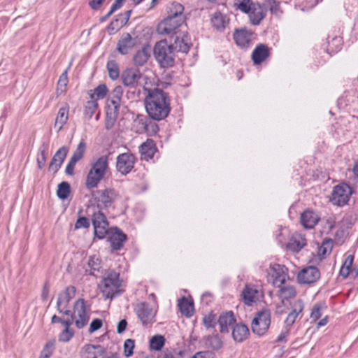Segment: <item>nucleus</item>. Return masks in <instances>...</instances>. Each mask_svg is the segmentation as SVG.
<instances>
[{
	"instance_id": "obj_61",
	"label": "nucleus",
	"mask_w": 358,
	"mask_h": 358,
	"mask_svg": "<svg viewBox=\"0 0 358 358\" xmlns=\"http://www.w3.org/2000/svg\"><path fill=\"white\" fill-rule=\"evenodd\" d=\"M215 355L212 351H201L196 352L192 358H215Z\"/></svg>"
},
{
	"instance_id": "obj_49",
	"label": "nucleus",
	"mask_w": 358,
	"mask_h": 358,
	"mask_svg": "<svg viewBox=\"0 0 358 358\" xmlns=\"http://www.w3.org/2000/svg\"><path fill=\"white\" fill-rule=\"evenodd\" d=\"M68 82V70L66 69L60 75L57 82V91L58 93H62L66 90V87L67 86Z\"/></svg>"
},
{
	"instance_id": "obj_63",
	"label": "nucleus",
	"mask_w": 358,
	"mask_h": 358,
	"mask_svg": "<svg viewBox=\"0 0 358 358\" xmlns=\"http://www.w3.org/2000/svg\"><path fill=\"white\" fill-rule=\"evenodd\" d=\"M77 162L71 159L70 158L65 169V173L68 176H73L74 174V168Z\"/></svg>"
},
{
	"instance_id": "obj_19",
	"label": "nucleus",
	"mask_w": 358,
	"mask_h": 358,
	"mask_svg": "<svg viewBox=\"0 0 358 358\" xmlns=\"http://www.w3.org/2000/svg\"><path fill=\"white\" fill-rule=\"evenodd\" d=\"M108 241L113 250H120L127 240V236L119 228L113 227L108 229Z\"/></svg>"
},
{
	"instance_id": "obj_43",
	"label": "nucleus",
	"mask_w": 358,
	"mask_h": 358,
	"mask_svg": "<svg viewBox=\"0 0 358 358\" xmlns=\"http://www.w3.org/2000/svg\"><path fill=\"white\" fill-rule=\"evenodd\" d=\"M280 287L279 295L282 300L289 299L295 296L296 289L294 286L281 285Z\"/></svg>"
},
{
	"instance_id": "obj_30",
	"label": "nucleus",
	"mask_w": 358,
	"mask_h": 358,
	"mask_svg": "<svg viewBox=\"0 0 358 358\" xmlns=\"http://www.w3.org/2000/svg\"><path fill=\"white\" fill-rule=\"evenodd\" d=\"M150 57L149 46H143L133 57V63L136 66L141 67L145 64Z\"/></svg>"
},
{
	"instance_id": "obj_51",
	"label": "nucleus",
	"mask_w": 358,
	"mask_h": 358,
	"mask_svg": "<svg viewBox=\"0 0 358 358\" xmlns=\"http://www.w3.org/2000/svg\"><path fill=\"white\" fill-rule=\"evenodd\" d=\"M217 322L216 315L212 312L208 315H204L203 318V323L206 329L214 328Z\"/></svg>"
},
{
	"instance_id": "obj_12",
	"label": "nucleus",
	"mask_w": 358,
	"mask_h": 358,
	"mask_svg": "<svg viewBox=\"0 0 358 358\" xmlns=\"http://www.w3.org/2000/svg\"><path fill=\"white\" fill-rule=\"evenodd\" d=\"M134 311L143 326L155 322L156 311L149 303L145 302L138 303L134 308Z\"/></svg>"
},
{
	"instance_id": "obj_34",
	"label": "nucleus",
	"mask_w": 358,
	"mask_h": 358,
	"mask_svg": "<svg viewBox=\"0 0 358 358\" xmlns=\"http://www.w3.org/2000/svg\"><path fill=\"white\" fill-rule=\"evenodd\" d=\"M203 341L206 346L213 350L217 351L223 346V341L217 334H213L203 337Z\"/></svg>"
},
{
	"instance_id": "obj_11",
	"label": "nucleus",
	"mask_w": 358,
	"mask_h": 358,
	"mask_svg": "<svg viewBox=\"0 0 358 358\" xmlns=\"http://www.w3.org/2000/svg\"><path fill=\"white\" fill-rule=\"evenodd\" d=\"M351 194V187L346 183H341L334 187L331 201L334 205L342 206L348 203Z\"/></svg>"
},
{
	"instance_id": "obj_2",
	"label": "nucleus",
	"mask_w": 358,
	"mask_h": 358,
	"mask_svg": "<svg viewBox=\"0 0 358 358\" xmlns=\"http://www.w3.org/2000/svg\"><path fill=\"white\" fill-rule=\"evenodd\" d=\"M108 169V155H102L91 164L87 175L85 186L87 189L96 187Z\"/></svg>"
},
{
	"instance_id": "obj_40",
	"label": "nucleus",
	"mask_w": 358,
	"mask_h": 358,
	"mask_svg": "<svg viewBox=\"0 0 358 358\" xmlns=\"http://www.w3.org/2000/svg\"><path fill=\"white\" fill-rule=\"evenodd\" d=\"M148 121V116L144 115H138L134 120L133 127L136 133L141 134L146 131L147 122Z\"/></svg>"
},
{
	"instance_id": "obj_25",
	"label": "nucleus",
	"mask_w": 358,
	"mask_h": 358,
	"mask_svg": "<svg viewBox=\"0 0 358 358\" xmlns=\"http://www.w3.org/2000/svg\"><path fill=\"white\" fill-rule=\"evenodd\" d=\"M269 48L266 45L258 44L252 52V59L254 64H260L269 57Z\"/></svg>"
},
{
	"instance_id": "obj_37",
	"label": "nucleus",
	"mask_w": 358,
	"mask_h": 358,
	"mask_svg": "<svg viewBox=\"0 0 358 358\" xmlns=\"http://www.w3.org/2000/svg\"><path fill=\"white\" fill-rule=\"evenodd\" d=\"M178 307L182 315L191 317L194 313V303L186 297H182L178 301Z\"/></svg>"
},
{
	"instance_id": "obj_46",
	"label": "nucleus",
	"mask_w": 358,
	"mask_h": 358,
	"mask_svg": "<svg viewBox=\"0 0 358 358\" xmlns=\"http://www.w3.org/2000/svg\"><path fill=\"white\" fill-rule=\"evenodd\" d=\"M165 343V338L163 336L155 335L150 338V347L151 349L159 351Z\"/></svg>"
},
{
	"instance_id": "obj_4",
	"label": "nucleus",
	"mask_w": 358,
	"mask_h": 358,
	"mask_svg": "<svg viewBox=\"0 0 358 358\" xmlns=\"http://www.w3.org/2000/svg\"><path fill=\"white\" fill-rule=\"evenodd\" d=\"M237 9L248 15L250 22L253 25H259L266 17V11L259 3L252 0H241L236 3Z\"/></svg>"
},
{
	"instance_id": "obj_28",
	"label": "nucleus",
	"mask_w": 358,
	"mask_h": 358,
	"mask_svg": "<svg viewBox=\"0 0 358 358\" xmlns=\"http://www.w3.org/2000/svg\"><path fill=\"white\" fill-rule=\"evenodd\" d=\"M122 94V87L116 86L111 93L110 99L108 100L107 109L119 111Z\"/></svg>"
},
{
	"instance_id": "obj_62",
	"label": "nucleus",
	"mask_w": 358,
	"mask_h": 358,
	"mask_svg": "<svg viewBox=\"0 0 358 358\" xmlns=\"http://www.w3.org/2000/svg\"><path fill=\"white\" fill-rule=\"evenodd\" d=\"M102 327V321L100 319H94L90 326L89 332L93 333L99 330Z\"/></svg>"
},
{
	"instance_id": "obj_32",
	"label": "nucleus",
	"mask_w": 358,
	"mask_h": 358,
	"mask_svg": "<svg viewBox=\"0 0 358 358\" xmlns=\"http://www.w3.org/2000/svg\"><path fill=\"white\" fill-rule=\"evenodd\" d=\"M241 295L245 304L250 306L252 303L258 300L259 291L255 287L245 285L242 291Z\"/></svg>"
},
{
	"instance_id": "obj_8",
	"label": "nucleus",
	"mask_w": 358,
	"mask_h": 358,
	"mask_svg": "<svg viewBox=\"0 0 358 358\" xmlns=\"http://www.w3.org/2000/svg\"><path fill=\"white\" fill-rule=\"evenodd\" d=\"M75 321L78 329L83 328L88 322L90 316L86 312L85 301L83 299H78L74 303L73 313L69 315Z\"/></svg>"
},
{
	"instance_id": "obj_48",
	"label": "nucleus",
	"mask_w": 358,
	"mask_h": 358,
	"mask_svg": "<svg viewBox=\"0 0 358 358\" xmlns=\"http://www.w3.org/2000/svg\"><path fill=\"white\" fill-rule=\"evenodd\" d=\"M118 114L119 111L107 109L105 124L106 129H110L113 127Z\"/></svg>"
},
{
	"instance_id": "obj_15",
	"label": "nucleus",
	"mask_w": 358,
	"mask_h": 358,
	"mask_svg": "<svg viewBox=\"0 0 358 358\" xmlns=\"http://www.w3.org/2000/svg\"><path fill=\"white\" fill-rule=\"evenodd\" d=\"M142 78L139 69L133 67L126 68L120 75V79L124 86L136 88Z\"/></svg>"
},
{
	"instance_id": "obj_16",
	"label": "nucleus",
	"mask_w": 358,
	"mask_h": 358,
	"mask_svg": "<svg viewBox=\"0 0 358 358\" xmlns=\"http://www.w3.org/2000/svg\"><path fill=\"white\" fill-rule=\"evenodd\" d=\"M253 38L254 33L246 28L236 29L233 34L235 43L241 49L249 48L252 45Z\"/></svg>"
},
{
	"instance_id": "obj_22",
	"label": "nucleus",
	"mask_w": 358,
	"mask_h": 358,
	"mask_svg": "<svg viewBox=\"0 0 358 358\" xmlns=\"http://www.w3.org/2000/svg\"><path fill=\"white\" fill-rule=\"evenodd\" d=\"M135 40L129 33H123L117 44V50L122 55H127L135 45Z\"/></svg>"
},
{
	"instance_id": "obj_55",
	"label": "nucleus",
	"mask_w": 358,
	"mask_h": 358,
	"mask_svg": "<svg viewBox=\"0 0 358 358\" xmlns=\"http://www.w3.org/2000/svg\"><path fill=\"white\" fill-rule=\"evenodd\" d=\"M135 347L134 341L132 339H127L124 343V353L127 357H131L134 354V348Z\"/></svg>"
},
{
	"instance_id": "obj_6",
	"label": "nucleus",
	"mask_w": 358,
	"mask_h": 358,
	"mask_svg": "<svg viewBox=\"0 0 358 358\" xmlns=\"http://www.w3.org/2000/svg\"><path fill=\"white\" fill-rule=\"evenodd\" d=\"M271 324V313L267 309L257 312L251 323L252 331L259 336H263L268 331Z\"/></svg>"
},
{
	"instance_id": "obj_45",
	"label": "nucleus",
	"mask_w": 358,
	"mask_h": 358,
	"mask_svg": "<svg viewBox=\"0 0 358 358\" xmlns=\"http://www.w3.org/2000/svg\"><path fill=\"white\" fill-rule=\"evenodd\" d=\"M70 191V185L67 182H62L58 185L57 195L59 199L64 200L68 198Z\"/></svg>"
},
{
	"instance_id": "obj_56",
	"label": "nucleus",
	"mask_w": 358,
	"mask_h": 358,
	"mask_svg": "<svg viewBox=\"0 0 358 358\" xmlns=\"http://www.w3.org/2000/svg\"><path fill=\"white\" fill-rule=\"evenodd\" d=\"M303 308L304 304L303 301L298 299L293 303L292 310L289 313L293 314L295 317H298L299 315L302 313Z\"/></svg>"
},
{
	"instance_id": "obj_33",
	"label": "nucleus",
	"mask_w": 358,
	"mask_h": 358,
	"mask_svg": "<svg viewBox=\"0 0 358 358\" xmlns=\"http://www.w3.org/2000/svg\"><path fill=\"white\" fill-rule=\"evenodd\" d=\"M211 23L217 30L222 31L228 24L227 15L222 14L220 11H217L212 15Z\"/></svg>"
},
{
	"instance_id": "obj_58",
	"label": "nucleus",
	"mask_w": 358,
	"mask_h": 358,
	"mask_svg": "<svg viewBox=\"0 0 358 358\" xmlns=\"http://www.w3.org/2000/svg\"><path fill=\"white\" fill-rule=\"evenodd\" d=\"M52 323H61L63 324L65 328H70V327L73 324V318H68L66 320H63L61 317L54 315L51 319Z\"/></svg>"
},
{
	"instance_id": "obj_38",
	"label": "nucleus",
	"mask_w": 358,
	"mask_h": 358,
	"mask_svg": "<svg viewBox=\"0 0 358 358\" xmlns=\"http://www.w3.org/2000/svg\"><path fill=\"white\" fill-rule=\"evenodd\" d=\"M184 12V6L178 2H173L168 8L167 17L185 19Z\"/></svg>"
},
{
	"instance_id": "obj_44",
	"label": "nucleus",
	"mask_w": 358,
	"mask_h": 358,
	"mask_svg": "<svg viewBox=\"0 0 358 358\" xmlns=\"http://www.w3.org/2000/svg\"><path fill=\"white\" fill-rule=\"evenodd\" d=\"M98 108V103L96 100L87 101L85 106L84 115L88 119H91Z\"/></svg>"
},
{
	"instance_id": "obj_47",
	"label": "nucleus",
	"mask_w": 358,
	"mask_h": 358,
	"mask_svg": "<svg viewBox=\"0 0 358 358\" xmlns=\"http://www.w3.org/2000/svg\"><path fill=\"white\" fill-rule=\"evenodd\" d=\"M86 143L82 140L77 146L76 150L73 153L71 159L78 162L83 157L85 152Z\"/></svg>"
},
{
	"instance_id": "obj_3",
	"label": "nucleus",
	"mask_w": 358,
	"mask_h": 358,
	"mask_svg": "<svg viewBox=\"0 0 358 358\" xmlns=\"http://www.w3.org/2000/svg\"><path fill=\"white\" fill-rule=\"evenodd\" d=\"M155 59L162 68L172 67L175 64V52L166 39L161 40L155 45Z\"/></svg>"
},
{
	"instance_id": "obj_35",
	"label": "nucleus",
	"mask_w": 358,
	"mask_h": 358,
	"mask_svg": "<svg viewBox=\"0 0 358 358\" xmlns=\"http://www.w3.org/2000/svg\"><path fill=\"white\" fill-rule=\"evenodd\" d=\"M69 110L67 104L59 108L55 122V127H58V131H60L66 123L69 118Z\"/></svg>"
},
{
	"instance_id": "obj_24",
	"label": "nucleus",
	"mask_w": 358,
	"mask_h": 358,
	"mask_svg": "<svg viewBox=\"0 0 358 358\" xmlns=\"http://www.w3.org/2000/svg\"><path fill=\"white\" fill-rule=\"evenodd\" d=\"M250 331L248 326L243 323H236L231 332V336L235 342L242 343L249 338Z\"/></svg>"
},
{
	"instance_id": "obj_31",
	"label": "nucleus",
	"mask_w": 358,
	"mask_h": 358,
	"mask_svg": "<svg viewBox=\"0 0 358 358\" xmlns=\"http://www.w3.org/2000/svg\"><path fill=\"white\" fill-rule=\"evenodd\" d=\"M139 150L143 158L146 160H149L153 158L157 148L153 140L148 139L139 147Z\"/></svg>"
},
{
	"instance_id": "obj_27",
	"label": "nucleus",
	"mask_w": 358,
	"mask_h": 358,
	"mask_svg": "<svg viewBox=\"0 0 358 358\" xmlns=\"http://www.w3.org/2000/svg\"><path fill=\"white\" fill-rule=\"evenodd\" d=\"M86 354L85 358H104L106 355V350L101 345L87 344L83 347Z\"/></svg>"
},
{
	"instance_id": "obj_36",
	"label": "nucleus",
	"mask_w": 358,
	"mask_h": 358,
	"mask_svg": "<svg viewBox=\"0 0 358 358\" xmlns=\"http://www.w3.org/2000/svg\"><path fill=\"white\" fill-rule=\"evenodd\" d=\"M327 52L329 55H333L338 52L343 45V39L341 36H334L330 38L329 36L327 38Z\"/></svg>"
},
{
	"instance_id": "obj_64",
	"label": "nucleus",
	"mask_w": 358,
	"mask_h": 358,
	"mask_svg": "<svg viewBox=\"0 0 358 358\" xmlns=\"http://www.w3.org/2000/svg\"><path fill=\"white\" fill-rule=\"evenodd\" d=\"M289 330H290L289 328L285 327L284 329L280 332V334L277 337L276 342H278V343L285 342L286 338L289 335Z\"/></svg>"
},
{
	"instance_id": "obj_41",
	"label": "nucleus",
	"mask_w": 358,
	"mask_h": 358,
	"mask_svg": "<svg viewBox=\"0 0 358 358\" xmlns=\"http://www.w3.org/2000/svg\"><path fill=\"white\" fill-rule=\"evenodd\" d=\"M108 93V89L105 84H100L94 90L90 91V96L91 100H96L103 99Z\"/></svg>"
},
{
	"instance_id": "obj_52",
	"label": "nucleus",
	"mask_w": 358,
	"mask_h": 358,
	"mask_svg": "<svg viewBox=\"0 0 358 358\" xmlns=\"http://www.w3.org/2000/svg\"><path fill=\"white\" fill-rule=\"evenodd\" d=\"M88 266L91 269L90 274L95 275L94 272L99 271L101 268V260L95 256H92L88 260Z\"/></svg>"
},
{
	"instance_id": "obj_9",
	"label": "nucleus",
	"mask_w": 358,
	"mask_h": 358,
	"mask_svg": "<svg viewBox=\"0 0 358 358\" xmlns=\"http://www.w3.org/2000/svg\"><path fill=\"white\" fill-rule=\"evenodd\" d=\"M92 196L100 208H108L115 201L117 194L115 189L108 188L104 190H96L92 192Z\"/></svg>"
},
{
	"instance_id": "obj_59",
	"label": "nucleus",
	"mask_w": 358,
	"mask_h": 358,
	"mask_svg": "<svg viewBox=\"0 0 358 358\" xmlns=\"http://www.w3.org/2000/svg\"><path fill=\"white\" fill-rule=\"evenodd\" d=\"M73 334V331L70 328H65L59 335V341L61 342H68L71 339Z\"/></svg>"
},
{
	"instance_id": "obj_17",
	"label": "nucleus",
	"mask_w": 358,
	"mask_h": 358,
	"mask_svg": "<svg viewBox=\"0 0 358 358\" xmlns=\"http://www.w3.org/2000/svg\"><path fill=\"white\" fill-rule=\"evenodd\" d=\"M136 162L134 155L129 152L120 154L117 157L116 168L122 175H127L131 171Z\"/></svg>"
},
{
	"instance_id": "obj_39",
	"label": "nucleus",
	"mask_w": 358,
	"mask_h": 358,
	"mask_svg": "<svg viewBox=\"0 0 358 358\" xmlns=\"http://www.w3.org/2000/svg\"><path fill=\"white\" fill-rule=\"evenodd\" d=\"M48 148V142H43L39 148L36 158L37 166L39 169H42L45 164Z\"/></svg>"
},
{
	"instance_id": "obj_1",
	"label": "nucleus",
	"mask_w": 358,
	"mask_h": 358,
	"mask_svg": "<svg viewBox=\"0 0 358 358\" xmlns=\"http://www.w3.org/2000/svg\"><path fill=\"white\" fill-rule=\"evenodd\" d=\"M143 90L146 92L144 105L148 116L155 121L167 117L171 110L169 94L157 87H144Z\"/></svg>"
},
{
	"instance_id": "obj_5",
	"label": "nucleus",
	"mask_w": 358,
	"mask_h": 358,
	"mask_svg": "<svg viewBox=\"0 0 358 358\" xmlns=\"http://www.w3.org/2000/svg\"><path fill=\"white\" fill-rule=\"evenodd\" d=\"M121 280L120 273L113 271L108 270L100 285V289L106 299H113L116 294H120Z\"/></svg>"
},
{
	"instance_id": "obj_57",
	"label": "nucleus",
	"mask_w": 358,
	"mask_h": 358,
	"mask_svg": "<svg viewBox=\"0 0 358 358\" xmlns=\"http://www.w3.org/2000/svg\"><path fill=\"white\" fill-rule=\"evenodd\" d=\"M90 226V222L88 218L84 216H80L75 224V229H87Z\"/></svg>"
},
{
	"instance_id": "obj_29",
	"label": "nucleus",
	"mask_w": 358,
	"mask_h": 358,
	"mask_svg": "<svg viewBox=\"0 0 358 358\" xmlns=\"http://www.w3.org/2000/svg\"><path fill=\"white\" fill-rule=\"evenodd\" d=\"M306 245V239L300 234H294L287 245L289 250L293 252H299Z\"/></svg>"
},
{
	"instance_id": "obj_10",
	"label": "nucleus",
	"mask_w": 358,
	"mask_h": 358,
	"mask_svg": "<svg viewBox=\"0 0 358 358\" xmlns=\"http://www.w3.org/2000/svg\"><path fill=\"white\" fill-rule=\"evenodd\" d=\"M92 223L94 227L95 236L99 239L105 238L108 232L109 224L106 215L100 210L93 213Z\"/></svg>"
},
{
	"instance_id": "obj_26",
	"label": "nucleus",
	"mask_w": 358,
	"mask_h": 358,
	"mask_svg": "<svg viewBox=\"0 0 358 358\" xmlns=\"http://www.w3.org/2000/svg\"><path fill=\"white\" fill-rule=\"evenodd\" d=\"M320 220V216L310 210H305L300 217L301 223L306 229H313Z\"/></svg>"
},
{
	"instance_id": "obj_13",
	"label": "nucleus",
	"mask_w": 358,
	"mask_h": 358,
	"mask_svg": "<svg viewBox=\"0 0 358 358\" xmlns=\"http://www.w3.org/2000/svg\"><path fill=\"white\" fill-rule=\"evenodd\" d=\"M268 276L275 286L280 287L288 278L287 268L278 264H271L268 271Z\"/></svg>"
},
{
	"instance_id": "obj_23",
	"label": "nucleus",
	"mask_w": 358,
	"mask_h": 358,
	"mask_svg": "<svg viewBox=\"0 0 358 358\" xmlns=\"http://www.w3.org/2000/svg\"><path fill=\"white\" fill-rule=\"evenodd\" d=\"M69 149L66 146L61 147L54 155L49 164V170L52 171L54 173H57L63 164Z\"/></svg>"
},
{
	"instance_id": "obj_50",
	"label": "nucleus",
	"mask_w": 358,
	"mask_h": 358,
	"mask_svg": "<svg viewBox=\"0 0 358 358\" xmlns=\"http://www.w3.org/2000/svg\"><path fill=\"white\" fill-rule=\"evenodd\" d=\"M326 308L324 303H316L311 311L310 317L313 321L317 320L322 315V310Z\"/></svg>"
},
{
	"instance_id": "obj_14",
	"label": "nucleus",
	"mask_w": 358,
	"mask_h": 358,
	"mask_svg": "<svg viewBox=\"0 0 358 358\" xmlns=\"http://www.w3.org/2000/svg\"><path fill=\"white\" fill-rule=\"evenodd\" d=\"M76 292V287L70 285L66 287L64 292L59 294L57 301V310L59 313L66 315L71 314V310H68L67 308L71 300L75 296Z\"/></svg>"
},
{
	"instance_id": "obj_21",
	"label": "nucleus",
	"mask_w": 358,
	"mask_h": 358,
	"mask_svg": "<svg viewBox=\"0 0 358 358\" xmlns=\"http://www.w3.org/2000/svg\"><path fill=\"white\" fill-rule=\"evenodd\" d=\"M217 323L220 326L221 334H227L229 332V328H233L236 323L234 314L232 311H228L220 314L217 319Z\"/></svg>"
},
{
	"instance_id": "obj_42",
	"label": "nucleus",
	"mask_w": 358,
	"mask_h": 358,
	"mask_svg": "<svg viewBox=\"0 0 358 358\" xmlns=\"http://www.w3.org/2000/svg\"><path fill=\"white\" fill-rule=\"evenodd\" d=\"M106 68L108 71V76L111 80H115L120 76L119 66L115 61H108L106 64Z\"/></svg>"
},
{
	"instance_id": "obj_54",
	"label": "nucleus",
	"mask_w": 358,
	"mask_h": 358,
	"mask_svg": "<svg viewBox=\"0 0 358 358\" xmlns=\"http://www.w3.org/2000/svg\"><path fill=\"white\" fill-rule=\"evenodd\" d=\"M55 349V341H48L41 352V358H49Z\"/></svg>"
},
{
	"instance_id": "obj_7",
	"label": "nucleus",
	"mask_w": 358,
	"mask_h": 358,
	"mask_svg": "<svg viewBox=\"0 0 358 358\" xmlns=\"http://www.w3.org/2000/svg\"><path fill=\"white\" fill-rule=\"evenodd\" d=\"M185 19L166 17L161 21L157 27V31L161 35L174 36L182 33L178 28L184 23Z\"/></svg>"
},
{
	"instance_id": "obj_53",
	"label": "nucleus",
	"mask_w": 358,
	"mask_h": 358,
	"mask_svg": "<svg viewBox=\"0 0 358 358\" xmlns=\"http://www.w3.org/2000/svg\"><path fill=\"white\" fill-rule=\"evenodd\" d=\"M152 120H153L148 116V121L147 122L146 131H145V133L149 136L156 134L159 129L157 124Z\"/></svg>"
},
{
	"instance_id": "obj_20",
	"label": "nucleus",
	"mask_w": 358,
	"mask_h": 358,
	"mask_svg": "<svg viewBox=\"0 0 358 358\" xmlns=\"http://www.w3.org/2000/svg\"><path fill=\"white\" fill-rule=\"evenodd\" d=\"M320 277V273L315 266H308L302 269L297 275L298 281L302 284H310L316 282Z\"/></svg>"
},
{
	"instance_id": "obj_60",
	"label": "nucleus",
	"mask_w": 358,
	"mask_h": 358,
	"mask_svg": "<svg viewBox=\"0 0 358 358\" xmlns=\"http://www.w3.org/2000/svg\"><path fill=\"white\" fill-rule=\"evenodd\" d=\"M266 6L271 13L277 14L280 9V4L275 0H266Z\"/></svg>"
},
{
	"instance_id": "obj_18",
	"label": "nucleus",
	"mask_w": 358,
	"mask_h": 358,
	"mask_svg": "<svg viewBox=\"0 0 358 358\" xmlns=\"http://www.w3.org/2000/svg\"><path fill=\"white\" fill-rule=\"evenodd\" d=\"M189 38L186 33H180L178 34L171 36L169 43L174 52H188L190 48Z\"/></svg>"
}]
</instances>
